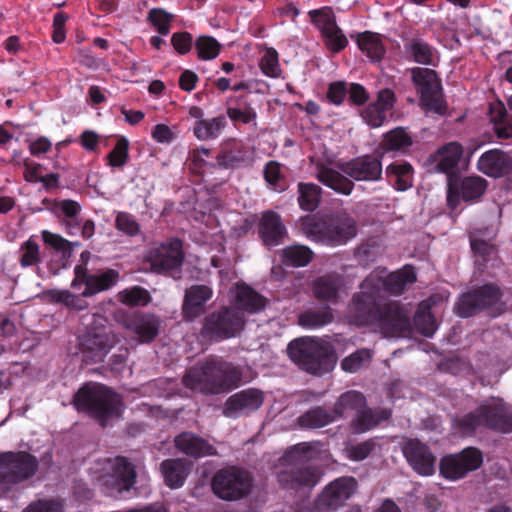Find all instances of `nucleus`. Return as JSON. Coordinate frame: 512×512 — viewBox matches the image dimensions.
<instances>
[{
  "instance_id": "39448f33",
  "label": "nucleus",
  "mask_w": 512,
  "mask_h": 512,
  "mask_svg": "<svg viewBox=\"0 0 512 512\" xmlns=\"http://www.w3.org/2000/svg\"><path fill=\"white\" fill-rule=\"evenodd\" d=\"M313 449L307 442L290 447L280 458L277 480L285 490H312L320 481L319 469L311 465Z\"/></svg>"
},
{
  "instance_id": "bb28decb",
  "label": "nucleus",
  "mask_w": 512,
  "mask_h": 512,
  "mask_svg": "<svg viewBox=\"0 0 512 512\" xmlns=\"http://www.w3.org/2000/svg\"><path fill=\"white\" fill-rule=\"evenodd\" d=\"M174 442L180 452L195 459L217 454L213 445L191 432L180 433L175 437Z\"/></svg>"
},
{
  "instance_id": "c9c22d12",
  "label": "nucleus",
  "mask_w": 512,
  "mask_h": 512,
  "mask_svg": "<svg viewBox=\"0 0 512 512\" xmlns=\"http://www.w3.org/2000/svg\"><path fill=\"white\" fill-rule=\"evenodd\" d=\"M367 401L363 393L355 390H349L342 393L333 407V413L336 420L343 418L347 412L355 414L366 406Z\"/></svg>"
},
{
  "instance_id": "6e6d98bb",
  "label": "nucleus",
  "mask_w": 512,
  "mask_h": 512,
  "mask_svg": "<svg viewBox=\"0 0 512 512\" xmlns=\"http://www.w3.org/2000/svg\"><path fill=\"white\" fill-rule=\"evenodd\" d=\"M210 152V149L205 147L196 148L189 152V167L193 173L202 175L208 169L215 167V164L209 163L204 158L208 157Z\"/></svg>"
},
{
  "instance_id": "423d86ee",
  "label": "nucleus",
  "mask_w": 512,
  "mask_h": 512,
  "mask_svg": "<svg viewBox=\"0 0 512 512\" xmlns=\"http://www.w3.org/2000/svg\"><path fill=\"white\" fill-rule=\"evenodd\" d=\"M454 426L465 434L485 428L501 434L512 433V407L502 399L484 401L476 409L455 417Z\"/></svg>"
},
{
  "instance_id": "aec40b11",
  "label": "nucleus",
  "mask_w": 512,
  "mask_h": 512,
  "mask_svg": "<svg viewBox=\"0 0 512 512\" xmlns=\"http://www.w3.org/2000/svg\"><path fill=\"white\" fill-rule=\"evenodd\" d=\"M264 402L261 390L248 388L231 395L225 402L223 414L228 418L249 415L258 410Z\"/></svg>"
},
{
  "instance_id": "4468645a",
  "label": "nucleus",
  "mask_w": 512,
  "mask_h": 512,
  "mask_svg": "<svg viewBox=\"0 0 512 512\" xmlns=\"http://www.w3.org/2000/svg\"><path fill=\"white\" fill-rule=\"evenodd\" d=\"M502 295L501 289L496 284H484L461 295L456 303V313L464 318L474 316L496 306L500 303Z\"/></svg>"
},
{
  "instance_id": "cd10ccee",
  "label": "nucleus",
  "mask_w": 512,
  "mask_h": 512,
  "mask_svg": "<svg viewBox=\"0 0 512 512\" xmlns=\"http://www.w3.org/2000/svg\"><path fill=\"white\" fill-rule=\"evenodd\" d=\"M477 167L487 176L501 177L510 170L511 161L501 150L492 149L480 156Z\"/></svg>"
},
{
  "instance_id": "2f4dec72",
  "label": "nucleus",
  "mask_w": 512,
  "mask_h": 512,
  "mask_svg": "<svg viewBox=\"0 0 512 512\" xmlns=\"http://www.w3.org/2000/svg\"><path fill=\"white\" fill-rule=\"evenodd\" d=\"M160 470L165 484L172 489H176L184 485L189 474L190 465L185 459H166L160 464Z\"/></svg>"
},
{
  "instance_id": "393cba45",
  "label": "nucleus",
  "mask_w": 512,
  "mask_h": 512,
  "mask_svg": "<svg viewBox=\"0 0 512 512\" xmlns=\"http://www.w3.org/2000/svg\"><path fill=\"white\" fill-rule=\"evenodd\" d=\"M249 163V153L242 141L229 139L220 145L216 165L222 169H236Z\"/></svg>"
},
{
  "instance_id": "473e14b6",
  "label": "nucleus",
  "mask_w": 512,
  "mask_h": 512,
  "mask_svg": "<svg viewBox=\"0 0 512 512\" xmlns=\"http://www.w3.org/2000/svg\"><path fill=\"white\" fill-rule=\"evenodd\" d=\"M417 281V275L412 265H405L401 269L388 274L383 280L384 289L391 295H401L407 285Z\"/></svg>"
},
{
  "instance_id": "f3484780",
  "label": "nucleus",
  "mask_w": 512,
  "mask_h": 512,
  "mask_svg": "<svg viewBox=\"0 0 512 512\" xmlns=\"http://www.w3.org/2000/svg\"><path fill=\"white\" fill-rule=\"evenodd\" d=\"M110 472L103 477V483L109 489L108 494L129 491L136 482L135 465L124 456L108 460Z\"/></svg>"
},
{
  "instance_id": "f8f14e48",
  "label": "nucleus",
  "mask_w": 512,
  "mask_h": 512,
  "mask_svg": "<svg viewBox=\"0 0 512 512\" xmlns=\"http://www.w3.org/2000/svg\"><path fill=\"white\" fill-rule=\"evenodd\" d=\"M412 81L420 97L422 106L438 115L446 113V104L442 95V83L437 72L429 68L411 69Z\"/></svg>"
},
{
  "instance_id": "052dcab7",
  "label": "nucleus",
  "mask_w": 512,
  "mask_h": 512,
  "mask_svg": "<svg viewBox=\"0 0 512 512\" xmlns=\"http://www.w3.org/2000/svg\"><path fill=\"white\" fill-rule=\"evenodd\" d=\"M151 301L149 292L140 286H134L122 293V302L130 306H145Z\"/></svg>"
},
{
  "instance_id": "dca6fc26",
  "label": "nucleus",
  "mask_w": 512,
  "mask_h": 512,
  "mask_svg": "<svg viewBox=\"0 0 512 512\" xmlns=\"http://www.w3.org/2000/svg\"><path fill=\"white\" fill-rule=\"evenodd\" d=\"M144 261L155 273L178 269L184 261L182 242L179 239H171L151 247L147 251Z\"/></svg>"
},
{
  "instance_id": "7ed1b4c3",
  "label": "nucleus",
  "mask_w": 512,
  "mask_h": 512,
  "mask_svg": "<svg viewBox=\"0 0 512 512\" xmlns=\"http://www.w3.org/2000/svg\"><path fill=\"white\" fill-rule=\"evenodd\" d=\"M241 370L230 362L209 359L190 367L183 376L184 386L206 395L231 391L240 385Z\"/></svg>"
},
{
  "instance_id": "13d9d810",
  "label": "nucleus",
  "mask_w": 512,
  "mask_h": 512,
  "mask_svg": "<svg viewBox=\"0 0 512 512\" xmlns=\"http://www.w3.org/2000/svg\"><path fill=\"white\" fill-rule=\"evenodd\" d=\"M377 443L370 438L365 441L352 444L346 447L348 459L354 462H360L368 458L376 449Z\"/></svg>"
},
{
  "instance_id": "9d476101",
  "label": "nucleus",
  "mask_w": 512,
  "mask_h": 512,
  "mask_svg": "<svg viewBox=\"0 0 512 512\" xmlns=\"http://www.w3.org/2000/svg\"><path fill=\"white\" fill-rule=\"evenodd\" d=\"M245 326L242 312L232 307H221L203 320L200 335L210 342H221L237 336Z\"/></svg>"
},
{
  "instance_id": "c756f323",
  "label": "nucleus",
  "mask_w": 512,
  "mask_h": 512,
  "mask_svg": "<svg viewBox=\"0 0 512 512\" xmlns=\"http://www.w3.org/2000/svg\"><path fill=\"white\" fill-rule=\"evenodd\" d=\"M463 154L462 146L457 142H450L439 148L434 155L435 169L437 172L445 173L448 178L453 175L459 160Z\"/></svg>"
},
{
  "instance_id": "f03ea898",
  "label": "nucleus",
  "mask_w": 512,
  "mask_h": 512,
  "mask_svg": "<svg viewBox=\"0 0 512 512\" xmlns=\"http://www.w3.org/2000/svg\"><path fill=\"white\" fill-rule=\"evenodd\" d=\"M334 169L323 162L315 165L316 179L338 194L349 196L355 187L354 181L377 182L382 179L381 159L366 154L348 161H339Z\"/></svg>"
},
{
  "instance_id": "6ab92c4d",
  "label": "nucleus",
  "mask_w": 512,
  "mask_h": 512,
  "mask_svg": "<svg viewBox=\"0 0 512 512\" xmlns=\"http://www.w3.org/2000/svg\"><path fill=\"white\" fill-rule=\"evenodd\" d=\"M402 452L417 474L422 476L434 474L436 457L425 443L418 439H408L402 446Z\"/></svg>"
},
{
  "instance_id": "a211bd4d",
  "label": "nucleus",
  "mask_w": 512,
  "mask_h": 512,
  "mask_svg": "<svg viewBox=\"0 0 512 512\" xmlns=\"http://www.w3.org/2000/svg\"><path fill=\"white\" fill-rule=\"evenodd\" d=\"M487 187V181L480 176H468L459 179L450 176L447 189V203L451 208H456L460 199L473 201L480 198Z\"/></svg>"
},
{
  "instance_id": "4c0bfd02",
  "label": "nucleus",
  "mask_w": 512,
  "mask_h": 512,
  "mask_svg": "<svg viewBox=\"0 0 512 512\" xmlns=\"http://www.w3.org/2000/svg\"><path fill=\"white\" fill-rule=\"evenodd\" d=\"M298 204L301 210L306 212L315 211L321 201L322 188L314 183L299 182Z\"/></svg>"
},
{
  "instance_id": "5fc2aeb1",
  "label": "nucleus",
  "mask_w": 512,
  "mask_h": 512,
  "mask_svg": "<svg viewBox=\"0 0 512 512\" xmlns=\"http://www.w3.org/2000/svg\"><path fill=\"white\" fill-rule=\"evenodd\" d=\"M259 67L262 73L270 78L281 77L282 70L279 65V55L274 48H267L260 59Z\"/></svg>"
},
{
  "instance_id": "774afa93",
  "label": "nucleus",
  "mask_w": 512,
  "mask_h": 512,
  "mask_svg": "<svg viewBox=\"0 0 512 512\" xmlns=\"http://www.w3.org/2000/svg\"><path fill=\"white\" fill-rule=\"evenodd\" d=\"M68 15L62 11L57 12L53 17L52 40L56 44L64 42L66 38L65 23Z\"/></svg>"
},
{
  "instance_id": "69168bd1",
  "label": "nucleus",
  "mask_w": 512,
  "mask_h": 512,
  "mask_svg": "<svg viewBox=\"0 0 512 512\" xmlns=\"http://www.w3.org/2000/svg\"><path fill=\"white\" fill-rule=\"evenodd\" d=\"M23 512H63V506L55 499H41L28 505Z\"/></svg>"
},
{
  "instance_id": "f257e3e1",
  "label": "nucleus",
  "mask_w": 512,
  "mask_h": 512,
  "mask_svg": "<svg viewBox=\"0 0 512 512\" xmlns=\"http://www.w3.org/2000/svg\"><path fill=\"white\" fill-rule=\"evenodd\" d=\"M348 317L352 324L376 327L387 337L402 336L412 331L410 315L400 303L381 304L366 292L353 295L348 306Z\"/></svg>"
},
{
  "instance_id": "58836bf2",
  "label": "nucleus",
  "mask_w": 512,
  "mask_h": 512,
  "mask_svg": "<svg viewBox=\"0 0 512 512\" xmlns=\"http://www.w3.org/2000/svg\"><path fill=\"white\" fill-rule=\"evenodd\" d=\"M404 49L413 61L422 65H434V49L421 38L405 40Z\"/></svg>"
},
{
  "instance_id": "f704fd0d",
  "label": "nucleus",
  "mask_w": 512,
  "mask_h": 512,
  "mask_svg": "<svg viewBox=\"0 0 512 512\" xmlns=\"http://www.w3.org/2000/svg\"><path fill=\"white\" fill-rule=\"evenodd\" d=\"M336 421L333 410L315 406L297 418V424L303 429H319Z\"/></svg>"
},
{
  "instance_id": "b1692460",
  "label": "nucleus",
  "mask_w": 512,
  "mask_h": 512,
  "mask_svg": "<svg viewBox=\"0 0 512 512\" xmlns=\"http://www.w3.org/2000/svg\"><path fill=\"white\" fill-rule=\"evenodd\" d=\"M288 232L281 216L272 211H265L258 223V236L263 245L269 249L284 243Z\"/></svg>"
},
{
  "instance_id": "0eeeda50",
  "label": "nucleus",
  "mask_w": 512,
  "mask_h": 512,
  "mask_svg": "<svg viewBox=\"0 0 512 512\" xmlns=\"http://www.w3.org/2000/svg\"><path fill=\"white\" fill-rule=\"evenodd\" d=\"M301 226L310 241L331 247L345 245L357 235L356 221L346 213L327 215L319 219L307 216Z\"/></svg>"
},
{
  "instance_id": "412c9836",
  "label": "nucleus",
  "mask_w": 512,
  "mask_h": 512,
  "mask_svg": "<svg viewBox=\"0 0 512 512\" xmlns=\"http://www.w3.org/2000/svg\"><path fill=\"white\" fill-rule=\"evenodd\" d=\"M356 488L357 481L355 478H337L324 488L317 500V506L337 510L351 497Z\"/></svg>"
},
{
  "instance_id": "6e6552de",
  "label": "nucleus",
  "mask_w": 512,
  "mask_h": 512,
  "mask_svg": "<svg viewBox=\"0 0 512 512\" xmlns=\"http://www.w3.org/2000/svg\"><path fill=\"white\" fill-rule=\"evenodd\" d=\"M287 350L295 364L313 375L328 373L336 362L331 343L314 337L294 339L288 344Z\"/></svg>"
},
{
  "instance_id": "680f3d73",
  "label": "nucleus",
  "mask_w": 512,
  "mask_h": 512,
  "mask_svg": "<svg viewBox=\"0 0 512 512\" xmlns=\"http://www.w3.org/2000/svg\"><path fill=\"white\" fill-rule=\"evenodd\" d=\"M170 42L179 55H186L192 50L195 40L191 33L180 31L172 34Z\"/></svg>"
},
{
  "instance_id": "864d4df0",
  "label": "nucleus",
  "mask_w": 512,
  "mask_h": 512,
  "mask_svg": "<svg viewBox=\"0 0 512 512\" xmlns=\"http://www.w3.org/2000/svg\"><path fill=\"white\" fill-rule=\"evenodd\" d=\"M321 37L326 48L332 53H339L348 45V39L338 24L322 34Z\"/></svg>"
},
{
  "instance_id": "20e7f679",
  "label": "nucleus",
  "mask_w": 512,
  "mask_h": 512,
  "mask_svg": "<svg viewBox=\"0 0 512 512\" xmlns=\"http://www.w3.org/2000/svg\"><path fill=\"white\" fill-rule=\"evenodd\" d=\"M72 404L78 412L85 413L102 428L121 418L124 403L122 396L108 386L89 382L74 394Z\"/></svg>"
},
{
  "instance_id": "9b49d317",
  "label": "nucleus",
  "mask_w": 512,
  "mask_h": 512,
  "mask_svg": "<svg viewBox=\"0 0 512 512\" xmlns=\"http://www.w3.org/2000/svg\"><path fill=\"white\" fill-rule=\"evenodd\" d=\"M253 478L251 474L236 466L218 470L211 480L213 493L225 501H237L251 492Z\"/></svg>"
},
{
  "instance_id": "a19ab883",
  "label": "nucleus",
  "mask_w": 512,
  "mask_h": 512,
  "mask_svg": "<svg viewBox=\"0 0 512 512\" xmlns=\"http://www.w3.org/2000/svg\"><path fill=\"white\" fill-rule=\"evenodd\" d=\"M225 126L226 119L224 116L198 120L194 124L193 133L198 140L205 141L209 139H216L219 137Z\"/></svg>"
},
{
  "instance_id": "5701e85b",
  "label": "nucleus",
  "mask_w": 512,
  "mask_h": 512,
  "mask_svg": "<svg viewBox=\"0 0 512 512\" xmlns=\"http://www.w3.org/2000/svg\"><path fill=\"white\" fill-rule=\"evenodd\" d=\"M161 322L159 316L146 312H135L125 318L126 328L135 334L136 339L142 344H150L156 339Z\"/></svg>"
},
{
  "instance_id": "72a5a7b5",
  "label": "nucleus",
  "mask_w": 512,
  "mask_h": 512,
  "mask_svg": "<svg viewBox=\"0 0 512 512\" xmlns=\"http://www.w3.org/2000/svg\"><path fill=\"white\" fill-rule=\"evenodd\" d=\"M355 38L358 48L366 54L372 62H379L386 52L385 47L378 34L371 31H364L350 36Z\"/></svg>"
},
{
  "instance_id": "09e8293b",
  "label": "nucleus",
  "mask_w": 512,
  "mask_h": 512,
  "mask_svg": "<svg viewBox=\"0 0 512 512\" xmlns=\"http://www.w3.org/2000/svg\"><path fill=\"white\" fill-rule=\"evenodd\" d=\"M194 47L200 60L209 61L219 55L222 45L212 36L201 35L195 39Z\"/></svg>"
},
{
  "instance_id": "e433bc0d",
  "label": "nucleus",
  "mask_w": 512,
  "mask_h": 512,
  "mask_svg": "<svg viewBox=\"0 0 512 512\" xmlns=\"http://www.w3.org/2000/svg\"><path fill=\"white\" fill-rule=\"evenodd\" d=\"M386 175L394 181V186L399 191H405L412 186L413 167L409 162H393L386 167Z\"/></svg>"
},
{
  "instance_id": "4be33fe9",
  "label": "nucleus",
  "mask_w": 512,
  "mask_h": 512,
  "mask_svg": "<svg viewBox=\"0 0 512 512\" xmlns=\"http://www.w3.org/2000/svg\"><path fill=\"white\" fill-rule=\"evenodd\" d=\"M213 297V289L205 284H194L185 290L181 314L185 322H193L206 311V304Z\"/></svg>"
},
{
  "instance_id": "8fccbe9b",
  "label": "nucleus",
  "mask_w": 512,
  "mask_h": 512,
  "mask_svg": "<svg viewBox=\"0 0 512 512\" xmlns=\"http://www.w3.org/2000/svg\"><path fill=\"white\" fill-rule=\"evenodd\" d=\"M308 15L311 23L319 30L321 35L337 25L335 13L330 6L310 10Z\"/></svg>"
},
{
  "instance_id": "79ce46f5",
  "label": "nucleus",
  "mask_w": 512,
  "mask_h": 512,
  "mask_svg": "<svg viewBox=\"0 0 512 512\" xmlns=\"http://www.w3.org/2000/svg\"><path fill=\"white\" fill-rule=\"evenodd\" d=\"M333 319L331 307L325 306L322 309H310L302 312L298 317V323L304 328L317 329L330 324Z\"/></svg>"
},
{
  "instance_id": "338daca9",
  "label": "nucleus",
  "mask_w": 512,
  "mask_h": 512,
  "mask_svg": "<svg viewBox=\"0 0 512 512\" xmlns=\"http://www.w3.org/2000/svg\"><path fill=\"white\" fill-rule=\"evenodd\" d=\"M347 85L344 81H335L329 84L326 97L334 105H341L347 96Z\"/></svg>"
},
{
  "instance_id": "a18cd8bd",
  "label": "nucleus",
  "mask_w": 512,
  "mask_h": 512,
  "mask_svg": "<svg viewBox=\"0 0 512 512\" xmlns=\"http://www.w3.org/2000/svg\"><path fill=\"white\" fill-rule=\"evenodd\" d=\"M174 19V14L161 7L150 9L146 17L147 22L162 36L170 33Z\"/></svg>"
},
{
  "instance_id": "603ef678",
  "label": "nucleus",
  "mask_w": 512,
  "mask_h": 512,
  "mask_svg": "<svg viewBox=\"0 0 512 512\" xmlns=\"http://www.w3.org/2000/svg\"><path fill=\"white\" fill-rule=\"evenodd\" d=\"M264 180L276 192H284L287 185L283 182L284 176L281 172V165L277 161H269L263 170Z\"/></svg>"
},
{
  "instance_id": "0e129e2a",
  "label": "nucleus",
  "mask_w": 512,
  "mask_h": 512,
  "mask_svg": "<svg viewBox=\"0 0 512 512\" xmlns=\"http://www.w3.org/2000/svg\"><path fill=\"white\" fill-rule=\"evenodd\" d=\"M115 225L119 231H122L129 236H135L140 231L139 224L135 221L133 216L126 212H119L117 214Z\"/></svg>"
},
{
  "instance_id": "37998d69",
  "label": "nucleus",
  "mask_w": 512,
  "mask_h": 512,
  "mask_svg": "<svg viewBox=\"0 0 512 512\" xmlns=\"http://www.w3.org/2000/svg\"><path fill=\"white\" fill-rule=\"evenodd\" d=\"M118 272L109 269L100 275H92L88 282V288L81 293L82 297H90L98 292L107 290L116 284L118 280Z\"/></svg>"
},
{
  "instance_id": "e2e57ef3",
  "label": "nucleus",
  "mask_w": 512,
  "mask_h": 512,
  "mask_svg": "<svg viewBox=\"0 0 512 512\" xmlns=\"http://www.w3.org/2000/svg\"><path fill=\"white\" fill-rule=\"evenodd\" d=\"M378 246L374 241H367L358 246L355 257L361 265H368L376 261Z\"/></svg>"
},
{
  "instance_id": "7c9ffc66",
  "label": "nucleus",
  "mask_w": 512,
  "mask_h": 512,
  "mask_svg": "<svg viewBox=\"0 0 512 512\" xmlns=\"http://www.w3.org/2000/svg\"><path fill=\"white\" fill-rule=\"evenodd\" d=\"M266 306V298L246 284L237 285L235 293V309L249 314L262 311Z\"/></svg>"
},
{
  "instance_id": "c85d7f7f",
  "label": "nucleus",
  "mask_w": 512,
  "mask_h": 512,
  "mask_svg": "<svg viewBox=\"0 0 512 512\" xmlns=\"http://www.w3.org/2000/svg\"><path fill=\"white\" fill-rule=\"evenodd\" d=\"M391 415L389 409H372L366 405L355 414L350 426L355 433H365L377 427L381 422L388 420Z\"/></svg>"
},
{
  "instance_id": "49530a36",
  "label": "nucleus",
  "mask_w": 512,
  "mask_h": 512,
  "mask_svg": "<svg viewBox=\"0 0 512 512\" xmlns=\"http://www.w3.org/2000/svg\"><path fill=\"white\" fill-rule=\"evenodd\" d=\"M411 136L402 127H397L384 135L381 148L385 151H398L412 145Z\"/></svg>"
},
{
  "instance_id": "bf43d9fd",
  "label": "nucleus",
  "mask_w": 512,
  "mask_h": 512,
  "mask_svg": "<svg viewBox=\"0 0 512 512\" xmlns=\"http://www.w3.org/2000/svg\"><path fill=\"white\" fill-rule=\"evenodd\" d=\"M129 142L125 137L117 140L113 149L106 156L107 164L111 167H123L129 158Z\"/></svg>"
},
{
  "instance_id": "2eb2a0df",
  "label": "nucleus",
  "mask_w": 512,
  "mask_h": 512,
  "mask_svg": "<svg viewBox=\"0 0 512 512\" xmlns=\"http://www.w3.org/2000/svg\"><path fill=\"white\" fill-rule=\"evenodd\" d=\"M482 463V452L476 447H467L457 454L444 456L440 461L439 470L444 478L458 480L479 469Z\"/></svg>"
},
{
  "instance_id": "ea45409f",
  "label": "nucleus",
  "mask_w": 512,
  "mask_h": 512,
  "mask_svg": "<svg viewBox=\"0 0 512 512\" xmlns=\"http://www.w3.org/2000/svg\"><path fill=\"white\" fill-rule=\"evenodd\" d=\"M339 282L330 276H322L315 280L313 294L319 301L335 304L339 298Z\"/></svg>"
},
{
  "instance_id": "3c124183",
  "label": "nucleus",
  "mask_w": 512,
  "mask_h": 512,
  "mask_svg": "<svg viewBox=\"0 0 512 512\" xmlns=\"http://www.w3.org/2000/svg\"><path fill=\"white\" fill-rule=\"evenodd\" d=\"M19 254V263L22 268L35 266L41 262L39 245L33 237L21 244Z\"/></svg>"
},
{
  "instance_id": "4d7b16f0",
  "label": "nucleus",
  "mask_w": 512,
  "mask_h": 512,
  "mask_svg": "<svg viewBox=\"0 0 512 512\" xmlns=\"http://www.w3.org/2000/svg\"><path fill=\"white\" fill-rule=\"evenodd\" d=\"M371 358L372 353L369 349H358L341 361V368L345 372L355 373L361 369L366 362H369Z\"/></svg>"
},
{
  "instance_id": "1a4fd4ad",
  "label": "nucleus",
  "mask_w": 512,
  "mask_h": 512,
  "mask_svg": "<svg viewBox=\"0 0 512 512\" xmlns=\"http://www.w3.org/2000/svg\"><path fill=\"white\" fill-rule=\"evenodd\" d=\"M105 322L104 317L92 314L86 331L78 336V349L87 364L103 362L115 345V336Z\"/></svg>"
},
{
  "instance_id": "de8ad7c7",
  "label": "nucleus",
  "mask_w": 512,
  "mask_h": 512,
  "mask_svg": "<svg viewBox=\"0 0 512 512\" xmlns=\"http://www.w3.org/2000/svg\"><path fill=\"white\" fill-rule=\"evenodd\" d=\"M413 323L417 331L425 337H432L437 329L436 321L430 308L421 303L416 311Z\"/></svg>"
},
{
  "instance_id": "ddd939ff",
  "label": "nucleus",
  "mask_w": 512,
  "mask_h": 512,
  "mask_svg": "<svg viewBox=\"0 0 512 512\" xmlns=\"http://www.w3.org/2000/svg\"><path fill=\"white\" fill-rule=\"evenodd\" d=\"M38 459L26 451L0 453V482L18 484L33 477L38 470Z\"/></svg>"
},
{
  "instance_id": "a878e982",
  "label": "nucleus",
  "mask_w": 512,
  "mask_h": 512,
  "mask_svg": "<svg viewBox=\"0 0 512 512\" xmlns=\"http://www.w3.org/2000/svg\"><path fill=\"white\" fill-rule=\"evenodd\" d=\"M395 93L391 89L378 92L376 101L370 103L361 113L364 121L371 127H380L386 120L387 112L394 107Z\"/></svg>"
},
{
  "instance_id": "c03bdc74",
  "label": "nucleus",
  "mask_w": 512,
  "mask_h": 512,
  "mask_svg": "<svg viewBox=\"0 0 512 512\" xmlns=\"http://www.w3.org/2000/svg\"><path fill=\"white\" fill-rule=\"evenodd\" d=\"M313 251L305 245H291L282 250L283 262L293 267L308 265L313 258Z\"/></svg>"
}]
</instances>
